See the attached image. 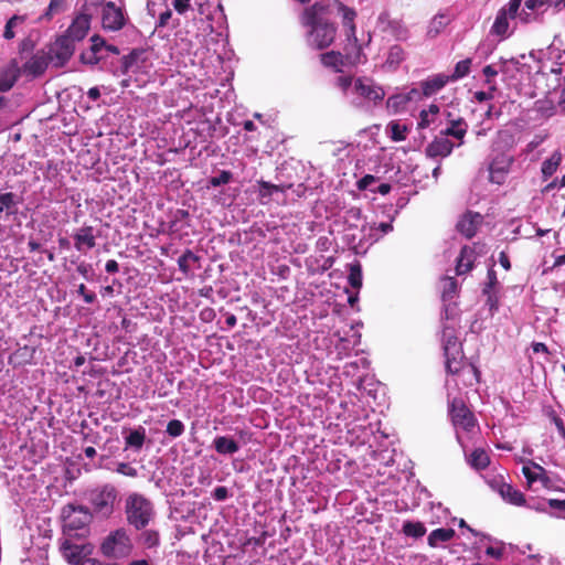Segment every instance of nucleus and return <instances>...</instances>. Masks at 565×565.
I'll use <instances>...</instances> for the list:
<instances>
[{
	"label": "nucleus",
	"instance_id": "11",
	"mask_svg": "<svg viewBox=\"0 0 565 565\" xmlns=\"http://www.w3.org/2000/svg\"><path fill=\"white\" fill-rule=\"evenodd\" d=\"M438 132L434 135L433 141H448L447 137L462 140L467 132L468 125L462 118L449 119L445 124L440 121Z\"/></svg>",
	"mask_w": 565,
	"mask_h": 565
},
{
	"label": "nucleus",
	"instance_id": "19",
	"mask_svg": "<svg viewBox=\"0 0 565 565\" xmlns=\"http://www.w3.org/2000/svg\"><path fill=\"white\" fill-rule=\"evenodd\" d=\"M90 13H79L66 30L65 35L70 36L75 42L82 41L87 35L90 28Z\"/></svg>",
	"mask_w": 565,
	"mask_h": 565
},
{
	"label": "nucleus",
	"instance_id": "35",
	"mask_svg": "<svg viewBox=\"0 0 565 565\" xmlns=\"http://www.w3.org/2000/svg\"><path fill=\"white\" fill-rule=\"evenodd\" d=\"M449 23V20L443 13H437L429 22L427 29V36L430 39L436 38Z\"/></svg>",
	"mask_w": 565,
	"mask_h": 565
},
{
	"label": "nucleus",
	"instance_id": "36",
	"mask_svg": "<svg viewBox=\"0 0 565 565\" xmlns=\"http://www.w3.org/2000/svg\"><path fill=\"white\" fill-rule=\"evenodd\" d=\"M145 429L139 428L131 430L129 435L125 437V443L127 447L134 448L135 450H140L145 444Z\"/></svg>",
	"mask_w": 565,
	"mask_h": 565
},
{
	"label": "nucleus",
	"instance_id": "43",
	"mask_svg": "<svg viewBox=\"0 0 565 565\" xmlns=\"http://www.w3.org/2000/svg\"><path fill=\"white\" fill-rule=\"evenodd\" d=\"M471 58H465L459 61L455 65L454 73L449 75L450 81H458L466 77L470 72Z\"/></svg>",
	"mask_w": 565,
	"mask_h": 565
},
{
	"label": "nucleus",
	"instance_id": "58",
	"mask_svg": "<svg viewBox=\"0 0 565 565\" xmlns=\"http://www.w3.org/2000/svg\"><path fill=\"white\" fill-rule=\"evenodd\" d=\"M76 270L86 280H90L92 279V271H93V269H92V265L90 264H86V263L83 262V263L77 265Z\"/></svg>",
	"mask_w": 565,
	"mask_h": 565
},
{
	"label": "nucleus",
	"instance_id": "45",
	"mask_svg": "<svg viewBox=\"0 0 565 565\" xmlns=\"http://www.w3.org/2000/svg\"><path fill=\"white\" fill-rule=\"evenodd\" d=\"M512 161H513V158L511 154L502 152V153L497 154L492 159L490 166H492L493 169L504 170V171L509 172V168H510Z\"/></svg>",
	"mask_w": 565,
	"mask_h": 565
},
{
	"label": "nucleus",
	"instance_id": "32",
	"mask_svg": "<svg viewBox=\"0 0 565 565\" xmlns=\"http://www.w3.org/2000/svg\"><path fill=\"white\" fill-rule=\"evenodd\" d=\"M321 63L326 67H331L335 72H341L344 66L343 55L337 51H330L320 55Z\"/></svg>",
	"mask_w": 565,
	"mask_h": 565
},
{
	"label": "nucleus",
	"instance_id": "29",
	"mask_svg": "<svg viewBox=\"0 0 565 565\" xmlns=\"http://www.w3.org/2000/svg\"><path fill=\"white\" fill-rule=\"evenodd\" d=\"M213 447L217 454L224 456L234 455L239 450L238 443L234 438L227 436L215 437L213 440Z\"/></svg>",
	"mask_w": 565,
	"mask_h": 565
},
{
	"label": "nucleus",
	"instance_id": "16",
	"mask_svg": "<svg viewBox=\"0 0 565 565\" xmlns=\"http://www.w3.org/2000/svg\"><path fill=\"white\" fill-rule=\"evenodd\" d=\"M530 463L531 466H523L522 468V472L527 481L529 487L532 488L535 482H540L543 488H551L552 480L547 476V471L539 463L533 461Z\"/></svg>",
	"mask_w": 565,
	"mask_h": 565
},
{
	"label": "nucleus",
	"instance_id": "18",
	"mask_svg": "<svg viewBox=\"0 0 565 565\" xmlns=\"http://www.w3.org/2000/svg\"><path fill=\"white\" fill-rule=\"evenodd\" d=\"M483 216L480 213L467 212L457 223V230L465 237L471 238L476 235L479 226L482 224Z\"/></svg>",
	"mask_w": 565,
	"mask_h": 565
},
{
	"label": "nucleus",
	"instance_id": "5",
	"mask_svg": "<svg viewBox=\"0 0 565 565\" xmlns=\"http://www.w3.org/2000/svg\"><path fill=\"white\" fill-rule=\"evenodd\" d=\"M118 490L111 483L97 486L87 492V500L95 513L109 518L114 513L115 503L118 500Z\"/></svg>",
	"mask_w": 565,
	"mask_h": 565
},
{
	"label": "nucleus",
	"instance_id": "27",
	"mask_svg": "<svg viewBox=\"0 0 565 565\" xmlns=\"http://www.w3.org/2000/svg\"><path fill=\"white\" fill-rule=\"evenodd\" d=\"M138 543L146 550L157 554L161 544L160 534L157 530H143L138 536Z\"/></svg>",
	"mask_w": 565,
	"mask_h": 565
},
{
	"label": "nucleus",
	"instance_id": "12",
	"mask_svg": "<svg viewBox=\"0 0 565 565\" xmlns=\"http://www.w3.org/2000/svg\"><path fill=\"white\" fill-rule=\"evenodd\" d=\"M354 89L360 96L374 104L382 102L385 97L384 89L367 77L358 78L354 83Z\"/></svg>",
	"mask_w": 565,
	"mask_h": 565
},
{
	"label": "nucleus",
	"instance_id": "10",
	"mask_svg": "<svg viewBox=\"0 0 565 565\" xmlns=\"http://www.w3.org/2000/svg\"><path fill=\"white\" fill-rule=\"evenodd\" d=\"M419 100V88L412 87L408 92H399L391 95L386 100V108L390 114L397 115L406 111L411 103Z\"/></svg>",
	"mask_w": 565,
	"mask_h": 565
},
{
	"label": "nucleus",
	"instance_id": "48",
	"mask_svg": "<svg viewBox=\"0 0 565 565\" xmlns=\"http://www.w3.org/2000/svg\"><path fill=\"white\" fill-rule=\"evenodd\" d=\"M184 430L185 426L180 419L170 420L166 428V433L172 438L180 437L181 435H183Z\"/></svg>",
	"mask_w": 565,
	"mask_h": 565
},
{
	"label": "nucleus",
	"instance_id": "20",
	"mask_svg": "<svg viewBox=\"0 0 565 565\" xmlns=\"http://www.w3.org/2000/svg\"><path fill=\"white\" fill-rule=\"evenodd\" d=\"M75 51V41L70 36L61 35L56 39L51 52L60 64H65L73 55Z\"/></svg>",
	"mask_w": 565,
	"mask_h": 565
},
{
	"label": "nucleus",
	"instance_id": "17",
	"mask_svg": "<svg viewBox=\"0 0 565 565\" xmlns=\"http://www.w3.org/2000/svg\"><path fill=\"white\" fill-rule=\"evenodd\" d=\"M440 121V108L436 104H431L427 109L420 110L419 119L417 121V129L422 130L430 128L433 131L438 132Z\"/></svg>",
	"mask_w": 565,
	"mask_h": 565
},
{
	"label": "nucleus",
	"instance_id": "1",
	"mask_svg": "<svg viewBox=\"0 0 565 565\" xmlns=\"http://www.w3.org/2000/svg\"><path fill=\"white\" fill-rule=\"evenodd\" d=\"M328 6L316 2L305 9L301 22L309 28L307 43L315 50H324L330 46L335 38L337 28L327 19Z\"/></svg>",
	"mask_w": 565,
	"mask_h": 565
},
{
	"label": "nucleus",
	"instance_id": "56",
	"mask_svg": "<svg viewBox=\"0 0 565 565\" xmlns=\"http://www.w3.org/2000/svg\"><path fill=\"white\" fill-rule=\"evenodd\" d=\"M102 54L106 55V60L110 56H113V60L118 57L120 55V51L116 45L107 44L104 40V44L100 45Z\"/></svg>",
	"mask_w": 565,
	"mask_h": 565
},
{
	"label": "nucleus",
	"instance_id": "3",
	"mask_svg": "<svg viewBox=\"0 0 565 565\" xmlns=\"http://www.w3.org/2000/svg\"><path fill=\"white\" fill-rule=\"evenodd\" d=\"M132 541L126 529L119 527L106 535L100 545V554L108 559H124L132 552Z\"/></svg>",
	"mask_w": 565,
	"mask_h": 565
},
{
	"label": "nucleus",
	"instance_id": "44",
	"mask_svg": "<svg viewBox=\"0 0 565 565\" xmlns=\"http://www.w3.org/2000/svg\"><path fill=\"white\" fill-rule=\"evenodd\" d=\"M387 131L393 141H403L406 138L407 126L397 121H392L387 126Z\"/></svg>",
	"mask_w": 565,
	"mask_h": 565
},
{
	"label": "nucleus",
	"instance_id": "57",
	"mask_svg": "<svg viewBox=\"0 0 565 565\" xmlns=\"http://www.w3.org/2000/svg\"><path fill=\"white\" fill-rule=\"evenodd\" d=\"M230 497L228 489L224 486L216 487L212 492V498L215 501H224Z\"/></svg>",
	"mask_w": 565,
	"mask_h": 565
},
{
	"label": "nucleus",
	"instance_id": "6",
	"mask_svg": "<svg viewBox=\"0 0 565 565\" xmlns=\"http://www.w3.org/2000/svg\"><path fill=\"white\" fill-rule=\"evenodd\" d=\"M441 340L446 358V369L449 373L456 374L460 370L462 349L452 327L444 326Z\"/></svg>",
	"mask_w": 565,
	"mask_h": 565
},
{
	"label": "nucleus",
	"instance_id": "37",
	"mask_svg": "<svg viewBox=\"0 0 565 565\" xmlns=\"http://www.w3.org/2000/svg\"><path fill=\"white\" fill-rule=\"evenodd\" d=\"M403 533L406 536L419 539L426 534V527L422 522L406 521L403 524Z\"/></svg>",
	"mask_w": 565,
	"mask_h": 565
},
{
	"label": "nucleus",
	"instance_id": "30",
	"mask_svg": "<svg viewBox=\"0 0 565 565\" xmlns=\"http://www.w3.org/2000/svg\"><path fill=\"white\" fill-rule=\"evenodd\" d=\"M338 9L339 12L342 14L343 25L349 29L348 38L350 39L352 36L356 42L354 24V19L356 17L355 10L347 7L342 2H338Z\"/></svg>",
	"mask_w": 565,
	"mask_h": 565
},
{
	"label": "nucleus",
	"instance_id": "22",
	"mask_svg": "<svg viewBox=\"0 0 565 565\" xmlns=\"http://www.w3.org/2000/svg\"><path fill=\"white\" fill-rule=\"evenodd\" d=\"M450 81L449 75L436 74L419 83L420 99L423 97H430L441 90Z\"/></svg>",
	"mask_w": 565,
	"mask_h": 565
},
{
	"label": "nucleus",
	"instance_id": "54",
	"mask_svg": "<svg viewBox=\"0 0 565 565\" xmlns=\"http://www.w3.org/2000/svg\"><path fill=\"white\" fill-rule=\"evenodd\" d=\"M508 172L504 170L493 169L492 166H489V180L495 184H502L505 180Z\"/></svg>",
	"mask_w": 565,
	"mask_h": 565
},
{
	"label": "nucleus",
	"instance_id": "33",
	"mask_svg": "<svg viewBox=\"0 0 565 565\" xmlns=\"http://www.w3.org/2000/svg\"><path fill=\"white\" fill-rule=\"evenodd\" d=\"M455 143H428L425 152L428 158L437 159L449 156Z\"/></svg>",
	"mask_w": 565,
	"mask_h": 565
},
{
	"label": "nucleus",
	"instance_id": "21",
	"mask_svg": "<svg viewBox=\"0 0 565 565\" xmlns=\"http://www.w3.org/2000/svg\"><path fill=\"white\" fill-rule=\"evenodd\" d=\"M52 57L46 56L44 53L33 54L21 67L25 74L36 78L44 74Z\"/></svg>",
	"mask_w": 565,
	"mask_h": 565
},
{
	"label": "nucleus",
	"instance_id": "64",
	"mask_svg": "<svg viewBox=\"0 0 565 565\" xmlns=\"http://www.w3.org/2000/svg\"><path fill=\"white\" fill-rule=\"evenodd\" d=\"M82 565H119L118 563L105 562L96 557L85 561Z\"/></svg>",
	"mask_w": 565,
	"mask_h": 565
},
{
	"label": "nucleus",
	"instance_id": "23",
	"mask_svg": "<svg viewBox=\"0 0 565 565\" xmlns=\"http://www.w3.org/2000/svg\"><path fill=\"white\" fill-rule=\"evenodd\" d=\"M90 46L81 53V62L83 64L96 65L102 61H106V55L102 54L100 45L104 44V38L95 34L90 38Z\"/></svg>",
	"mask_w": 565,
	"mask_h": 565
},
{
	"label": "nucleus",
	"instance_id": "40",
	"mask_svg": "<svg viewBox=\"0 0 565 565\" xmlns=\"http://www.w3.org/2000/svg\"><path fill=\"white\" fill-rule=\"evenodd\" d=\"M199 256L195 255L191 249H186L178 259L179 269L188 275L191 271V263L199 262Z\"/></svg>",
	"mask_w": 565,
	"mask_h": 565
},
{
	"label": "nucleus",
	"instance_id": "15",
	"mask_svg": "<svg viewBox=\"0 0 565 565\" xmlns=\"http://www.w3.org/2000/svg\"><path fill=\"white\" fill-rule=\"evenodd\" d=\"M74 247L77 252L86 254L88 249L96 246V235L94 227L90 225H84L78 228L74 234Z\"/></svg>",
	"mask_w": 565,
	"mask_h": 565
},
{
	"label": "nucleus",
	"instance_id": "59",
	"mask_svg": "<svg viewBox=\"0 0 565 565\" xmlns=\"http://www.w3.org/2000/svg\"><path fill=\"white\" fill-rule=\"evenodd\" d=\"M172 4L178 13L183 14L190 8V0H173Z\"/></svg>",
	"mask_w": 565,
	"mask_h": 565
},
{
	"label": "nucleus",
	"instance_id": "47",
	"mask_svg": "<svg viewBox=\"0 0 565 565\" xmlns=\"http://www.w3.org/2000/svg\"><path fill=\"white\" fill-rule=\"evenodd\" d=\"M348 279L351 287L355 289H360L362 287V269L360 264L351 266Z\"/></svg>",
	"mask_w": 565,
	"mask_h": 565
},
{
	"label": "nucleus",
	"instance_id": "38",
	"mask_svg": "<svg viewBox=\"0 0 565 565\" xmlns=\"http://www.w3.org/2000/svg\"><path fill=\"white\" fill-rule=\"evenodd\" d=\"M468 461L476 469H484L490 460L488 454L483 449L478 448L471 452Z\"/></svg>",
	"mask_w": 565,
	"mask_h": 565
},
{
	"label": "nucleus",
	"instance_id": "9",
	"mask_svg": "<svg viewBox=\"0 0 565 565\" xmlns=\"http://www.w3.org/2000/svg\"><path fill=\"white\" fill-rule=\"evenodd\" d=\"M126 23L124 9L115 2L108 1L103 4L102 24L105 30L118 31Z\"/></svg>",
	"mask_w": 565,
	"mask_h": 565
},
{
	"label": "nucleus",
	"instance_id": "14",
	"mask_svg": "<svg viewBox=\"0 0 565 565\" xmlns=\"http://www.w3.org/2000/svg\"><path fill=\"white\" fill-rule=\"evenodd\" d=\"M377 25L382 31H388L397 40H405L408 34L407 28L403 24L402 20L391 19L387 11H383L377 18Z\"/></svg>",
	"mask_w": 565,
	"mask_h": 565
},
{
	"label": "nucleus",
	"instance_id": "26",
	"mask_svg": "<svg viewBox=\"0 0 565 565\" xmlns=\"http://www.w3.org/2000/svg\"><path fill=\"white\" fill-rule=\"evenodd\" d=\"M259 199L263 203L267 202L274 193L281 192L286 193L292 188V183L289 184H273L270 182L259 180L257 181Z\"/></svg>",
	"mask_w": 565,
	"mask_h": 565
},
{
	"label": "nucleus",
	"instance_id": "8",
	"mask_svg": "<svg viewBox=\"0 0 565 565\" xmlns=\"http://www.w3.org/2000/svg\"><path fill=\"white\" fill-rule=\"evenodd\" d=\"M142 54L143 50L132 49L128 54L111 60L108 70L116 76L136 72L139 67L138 61Z\"/></svg>",
	"mask_w": 565,
	"mask_h": 565
},
{
	"label": "nucleus",
	"instance_id": "52",
	"mask_svg": "<svg viewBox=\"0 0 565 565\" xmlns=\"http://www.w3.org/2000/svg\"><path fill=\"white\" fill-rule=\"evenodd\" d=\"M115 471L130 478H136L138 476V470L128 462H118Z\"/></svg>",
	"mask_w": 565,
	"mask_h": 565
},
{
	"label": "nucleus",
	"instance_id": "49",
	"mask_svg": "<svg viewBox=\"0 0 565 565\" xmlns=\"http://www.w3.org/2000/svg\"><path fill=\"white\" fill-rule=\"evenodd\" d=\"M66 3L67 0H51L43 17L51 19L54 14L63 12L66 8Z\"/></svg>",
	"mask_w": 565,
	"mask_h": 565
},
{
	"label": "nucleus",
	"instance_id": "34",
	"mask_svg": "<svg viewBox=\"0 0 565 565\" xmlns=\"http://www.w3.org/2000/svg\"><path fill=\"white\" fill-rule=\"evenodd\" d=\"M472 268V250L465 246L461 249L460 256L456 266V274L463 275Z\"/></svg>",
	"mask_w": 565,
	"mask_h": 565
},
{
	"label": "nucleus",
	"instance_id": "25",
	"mask_svg": "<svg viewBox=\"0 0 565 565\" xmlns=\"http://www.w3.org/2000/svg\"><path fill=\"white\" fill-rule=\"evenodd\" d=\"M498 492L501 495V498L510 504H513L516 507L526 505V500H525L524 494L520 490L513 488L509 483L502 482L498 488Z\"/></svg>",
	"mask_w": 565,
	"mask_h": 565
},
{
	"label": "nucleus",
	"instance_id": "60",
	"mask_svg": "<svg viewBox=\"0 0 565 565\" xmlns=\"http://www.w3.org/2000/svg\"><path fill=\"white\" fill-rule=\"evenodd\" d=\"M483 75L486 76L487 84L491 83V78L497 76L499 73V70L494 67V65H487L482 70Z\"/></svg>",
	"mask_w": 565,
	"mask_h": 565
},
{
	"label": "nucleus",
	"instance_id": "51",
	"mask_svg": "<svg viewBox=\"0 0 565 565\" xmlns=\"http://www.w3.org/2000/svg\"><path fill=\"white\" fill-rule=\"evenodd\" d=\"M379 181V178L375 177V175H372V174H365L364 177H362L358 182H356V186L360 191H365V190H370L372 192V190H374L375 188L373 186L376 182Z\"/></svg>",
	"mask_w": 565,
	"mask_h": 565
},
{
	"label": "nucleus",
	"instance_id": "39",
	"mask_svg": "<svg viewBox=\"0 0 565 565\" xmlns=\"http://www.w3.org/2000/svg\"><path fill=\"white\" fill-rule=\"evenodd\" d=\"M562 161V154L558 151H555L548 159H546L542 163V173L544 178H550L554 174L557 167Z\"/></svg>",
	"mask_w": 565,
	"mask_h": 565
},
{
	"label": "nucleus",
	"instance_id": "28",
	"mask_svg": "<svg viewBox=\"0 0 565 565\" xmlns=\"http://www.w3.org/2000/svg\"><path fill=\"white\" fill-rule=\"evenodd\" d=\"M451 417L455 426H460L467 431H470L475 427V417L465 406L454 408Z\"/></svg>",
	"mask_w": 565,
	"mask_h": 565
},
{
	"label": "nucleus",
	"instance_id": "24",
	"mask_svg": "<svg viewBox=\"0 0 565 565\" xmlns=\"http://www.w3.org/2000/svg\"><path fill=\"white\" fill-rule=\"evenodd\" d=\"M509 19L504 10H499L490 29V34L499 36L500 40L510 38L513 31L510 30Z\"/></svg>",
	"mask_w": 565,
	"mask_h": 565
},
{
	"label": "nucleus",
	"instance_id": "50",
	"mask_svg": "<svg viewBox=\"0 0 565 565\" xmlns=\"http://www.w3.org/2000/svg\"><path fill=\"white\" fill-rule=\"evenodd\" d=\"M24 21V17L22 15H12L6 23L4 25V31H3V38L6 40H11L14 38V32H13V28L17 26L18 23L20 22H23Z\"/></svg>",
	"mask_w": 565,
	"mask_h": 565
},
{
	"label": "nucleus",
	"instance_id": "46",
	"mask_svg": "<svg viewBox=\"0 0 565 565\" xmlns=\"http://www.w3.org/2000/svg\"><path fill=\"white\" fill-rule=\"evenodd\" d=\"M443 284V300L446 302L454 298L457 291V281L452 277H445Z\"/></svg>",
	"mask_w": 565,
	"mask_h": 565
},
{
	"label": "nucleus",
	"instance_id": "42",
	"mask_svg": "<svg viewBox=\"0 0 565 565\" xmlns=\"http://www.w3.org/2000/svg\"><path fill=\"white\" fill-rule=\"evenodd\" d=\"M233 180V173L228 170L221 171L217 175L209 178L206 189L225 185Z\"/></svg>",
	"mask_w": 565,
	"mask_h": 565
},
{
	"label": "nucleus",
	"instance_id": "55",
	"mask_svg": "<svg viewBox=\"0 0 565 565\" xmlns=\"http://www.w3.org/2000/svg\"><path fill=\"white\" fill-rule=\"evenodd\" d=\"M498 543L500 545L498 547L488 546L486 548V555L489 557H492L497 561H501V559H503V556H504V543L503 542H498Z\"/></svg>",
	"mask_w": 565,
	"mask_h": 565
},
{
	"label": "nucleus",
	"instance_id": "41",
	"mask_svg": "<svg viewBox=\"0 0 565 565\" xmlns=\"http://www.w3.org/2000/svg\"><path fill=\"white\" fill-rule=\"evenodd\" d=\"M405 58V52L401 45H393L388 50L386 64L391 67H397Z\"/></svg>",
	"mask_w": 565,
	"mask_h": 565
},
{
	"label": "nucleus",
	"instance_id": "2",
	"mask_svg": "<svg viewBox=\"0 0 565 565\" xmlns=\"http://www.w3.org/2000/svg\"><path fill=\"white\" fill-rule=\"evenodd\" d=\"M127 522L136 530H143L154 515L153 504L145 495L134 492L126 499Z\"/></svg>",
	"mask_w": 565,
	"mask_h": 565
},
{
	"label": "nucleus",
	"instance_id": "61",
	"mask_svg": "<svg viewBox=\"0 0 565 565\" xmlns=\"http://www.w3.org/2000/svg\"><path fill=\"white\" fill-rule=\"evenodd\" d=\"M497 284V275L493 269L488 270V282L483 288V294H489L490 289Z\"/></svg>",
	"mask_w": 565,
	"mask_h": 565
},
{
	"label": "nucleus",
	"instance_id": "31",
	"mask_svg": "<svg viewBox=\"0 0 565 565\" xmlns=\"http://www.w3.org/2000/svg\"><path fill=\"white\" fill-rule=\"evenodd\" d=\"M456 532L454 529L439 527L430 532L428 535V545L437 547L440 543H446L455 536Z\"/></svg>",
	"mask_w": 565,
	"mask_h": 565
},
{
	"label": "nucleus",
	"instance_id": "4",
	"mask_svg": "<svg viewBox=\"0 0 565 565\" xmlns=\"http://www.w3.org/2000/svg\"><path fill=\"white\" fill-rule=\"evenodd\" d=\"M93 515L87 507L68 504L63 509L64 533L70 536L85 537Z\"/></svg>",
	"mask_w": 565,
	"mask_h": 565
},
{
	"label": "nucleus",
	"instance_id": "7",
	"mask_svg": "<svg viewBox=\"0 0 565 565\" xmlns=\"http://www.w3.org/2000/svg\"><path fill=\"white\" fill-rule=\"evenodd\" d=\"M61 551L70 564L82 565L85 561L90 558L88 556L93 553V545L90 543L77 544L66 539L61 544Z\"/></svg>",
	"mask_w": 565,
	"mask_h": 565
},
{
	"label": "nucleus",
	"instance_id": "62",
	"mask_svg": "<svg viewBox=\"0 0 565 565\" xmlns=\"http://www.w3.org/2000/svg\"><path fill=\"white\" fill-rule=\"evenodd\" d=\"M172 12L170 9H166L163 12L159 14V19L157 21V28H161L167 25L168 21L171 19Z\"/></svg>",
	"mask_w": 565,
	"mask_h": 565
},
{
	"label": "nucleus",
	"instance_id": "13",
	"mask_svg": "<svg viewBox=\"0 0 565 565\" xmlns=\"http://www.w3.org/2000/svg\"><path fill=\"white\" fill-rule=\"evenodd\" d=\"M21 66L17 58L10 62L0 72V93L10 90L21 76Z\"/></svg>",
	"mask_w": 565,
	"mask_h": 565
},
{
	"label": "nucleus",
	"instance_id": "63",
	"mask_svg": "<svg viewBox=\"0 0 565 565\" xmlns=\"http://www.w3.org/2000/svg\"><path fill=\"white\" fill-rule=\"evenodd\" d=\"M546 504L552 508V509H555V510H558L563 513H565V500H559V499H550Z\"/></svg>",
	"mask_w": 565,
	"mask_h": 565
},
{
	"label": "nucleus",
	"instance_id": "53",
	"mask_svg": "<svg viewBox=\"0 0 565 565\" xmlns=\"http://www.w3.org/2000/svg\"><path fill=\"white\" fill-rule=\"evenodd\" d=\"M522 4V0H510L507 6L500 10H504L510 19H515L519 15V10Z\"/></svg>",
	"mask_w": 565,
	"mask_h": 565
}]
</instances>
